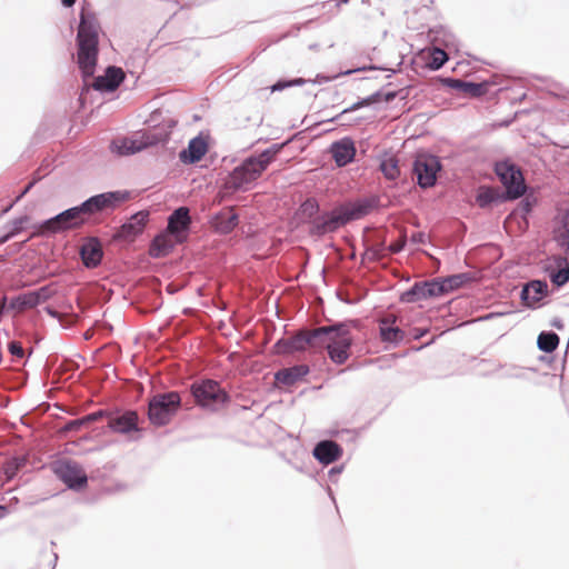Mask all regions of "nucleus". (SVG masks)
I'll return each mask as SVG.
<instances>
[{
  "label": "nucleus",
  "mask_w": 569,
  "mask_h": 569,
  "mask_svg": "<svg viewBox=\"0 0 569 569\" xmlns=\"http://www.w3.org/2000/svg\"><path fill=\"white\" fill-rule=\"evenodd\" d=\"M391 83H388L387 86L382 87V99H383V107L388 106L395 99H397L401 93L402 90H390L388 87H390Z\"/></svg>",
  "instance_id": "nucleus-41"
},
{
  "label": "nucleus",
  "mask_w": 569,
  "mask_h": 569,
  "mask_svg": "<svg viewBox=\"0 0 569 569\" xmlns=\"http://www.w3.org/2000/svg\"><path fill=\"white\" fill-rule=\"evenodd\" d=\"M553 262L557 269L549 271L550 280L560 287L569 281V261L566 257H555Z\"/></svg>",
  "instance_id": "nucleus-26"
},
{
  "label": "nucleus",
  "mask_w": 569,
  "mask_h": 569,
  "mask_svg": "<svg viewBox=\"0 0 569 569\" xmlns=\"http://www.w3.org/2000/svg\"><path fill=\"white\" fill-rule=\"evenodd\" d=\"M309 80H310L309 82H312L315 84H321V83L330 81V78L326 77L322 73H318L313 80H311V79H309Z\"/></svg>",
  "instance_id": "nucleus-51"
},
{
  "label": "nucleus",
  "mask_w": 569,
  "mask_h": 569,
  "mask_svg": "<svg viewBox=\"0 0 569 569\" xmlns=\"http://www.w3.org/2000/svg\"><path fill=\"white\" fill-rule=\"evenodd\" d=\"M56 475L68 487L76 488L87 483V476L82 468L72 461H60L54 468Z\"/></svg>",
  "instance_id": "nucleus-15"
},
{
  "label": "nucleus",
  "mask_w": 569,
  "mask_h": 569,
  "mask_svg": "<svg viewBox=\"0 0 569 569\" xmlns=\"http://www.w3.org/2000/svg\"><path fill=\"white\" fill-rule=\"evenodd\" d=\"M86 216L87 213L82 209V204L68 209L40 224L38 233L51 234L78 228L84 223Z\"/></svg>",
  "instance_id": "nucleus-6"
},
{
  "label": "nucleus",
  "mask_w": 569,
  "mask_h": 569,
  "mask_svg": "<svg viewBox=\"0 0 569 569\" xmlns=\"http://www.w3.org/2000/svg\"><path fill=\"white\" fill-rule=\"evenodd\" d=\"M189 224V209L180 207L169 217L167 229L168 231L173 232L174 237H183L182 232L188 229Z\"/></svg>",
  "instance_id": "nucleus-22"
},
{
  "label": "nucleus",
  "mask_w": 569,
  "mask_h": 569,
  "mask_svg": "<svg viewBox=\"0 0 569 569\" xmlns=\"http://www.w3.org/2000/svg\"><path fill=\"white\" fill-rule=\"evenodd\" d=\"M80 254L86 267H97L102 259L100 242L97 239H90L81 247Z\"/></svg>",
  "instance_id": "nucleus-24"
},
{
  "label": "nucleus",
  "mask_w": 569,
  "mask_h": 569,
  "mask_svg": "<svg viewBox=\"0 0 569 569\" xmlns=\"http://www.w3.org/2000/svg\"><path fill=\"white\" fill-rule=\"evenodd\" d=\"M102 416H103L102 411L93 412V413H90V415L86 416L82 419H79L77 421V423H89V422H92V421H96V420L100 419Z\"/></svg>",
  "instance_id": "nucleus-48"
},
{
  "label": "nucleus",
  "mask_w": 569,
  "mask_h": 569,
  "mask_svg": "<svg viewBox=\"0 0 569 569\" xmlns=\"http://www.w3.org/2000/svg\"><path fill=\"white\" fill-rule=\"evenodd\" d=\"M182 241L183 237H174V233L167 229L153 239L149 253L153 258L164 257L172 251L177 243Z\"/></svg>",
  "instance_id": "nucleus-16"
},
{
  "label": "nucleus",
  "mask_w": 569,
  "mask_h": 569,
  "mask_svg": "<svg viewBox=\"0 0 569 569\" xmlns=\"http://www.w3.org/2000/svg\"><path fill=\"white\" fill-rule=\"evenodd\" d=\"M380 170L389 180H396L400 176L398 159L393 156L385 157L380 162Z\"/></svg>",
  "instance_id": "nucleus-35"
},
{
  "label": "nucleus",
  "mask_w": 569,
  "mask_h": 569,
  "mask_svg": "<svg viewBox=\"0 0 569 569\" xmlns=\"http://www.w3.org/2000/svg\"><path fill=\"white\" fill-rule=\"evenodd\" d=\"M308 367L306 366H295L291 368H286L282 370H279L274 379L278 383L284 385V386H292L296 383L299 379H301L303 376L308 373Z\"/></svg>",
  "instance_id": "nucleus-25"
},
{
  "label": "nucleus",
  "mask_w": 569,
  "mask_h": 569,
  "mask_svg": "<svg viewBox=\"0 0 569 569\" xmlns=\"http://www.w3.org/2000/svg\"><path fill=\"white\" fill-rule=\"evenodd\" d=\"M430 32L433 34V40L439 42L441 48L447 52H459V41L450 30L442 26H438L430 29Z\"/></svg>",
  "instance_id": "nucleus-23"
},
{
  "label": "nucleus",
  "mask_w": 569,
  "mask_h": 569,
  "mask_svg": "<svg viewBox=\"0 0 569 569\" xmlns=\"http://www.w3.org/2000/svg\"><path fill=\"white\" fill-rule=\"evenodd\" d=\"M441 295H445L441 279H435L431 281L416 283L409 291L403 293L402 300L407 302H415L417 300L439 297Z\"/></svg>",
  "instance_id": "nucleus-14"
},
{
  "label": "nucleus",
  "mask_w": 569,
  "mask_h": 569,
  "mask_svg": "<svg viewBox=\"0 0 569 569\" xmlns=\"http://www.w3.org/2000/svg\"><path fill=\"white\" fill-rule=\"evenodd\" d=\"M148 220V212L140 211L133 214L128 222L121 226L118 237L124 240H131L140 234Z\"/></svg>",
  "instance_id": "nucleus-20"
},
{
  "label": "nucleus",
  "mask_w": 569,
  "mask_h": 569,
  "mask_svg": "<svg viewBox=\"0 0 569 569\" xmlns=\"http://www.w3.org/2000/svg\"><path fill=\"white\" fill-rule=\"evenodd\" d=\"M319 211V204L316 199H307L299 209V214L303 219L313 220Z\"/></svg>",
  "instance_id": "nucleus-37"
},
{
  "label": "nucleus",
  "mask_w": 569,
  "mask_h": 569,
  "mask_svg": "<svg viewBox=\"0 0 569 569\" xmlns=\"http://www.w3.org/2000/svg\"><path fill=\"white\" fill-rule=\"evenodd\" d=\"M8 348H9V351H10V353L12 356H14V357H17L19 359L23 358L24 350H23V348H22L20 342L12 341V342L9 343Z\"/></svg>",
  "instance_id": "nucleus-43"
},
{
  "label": "nucleus",
  "mask_w": 569,
  "mask_h": 569,
  "mask_svg": "<svg viewBox=\"0 0 569 569\" xmlns=\"http://www.w3.org/2000/svg\"><path fill=\"white\" fill-rule=\"evenodd\" d=\"M306 136H305V132L303 131H299L298 133L291 136V137H288L286 138L282 142H286V143H289V142H293L296 139H305Z\"/></svg>",
  "instance_id": "nucleus-52"
},
{
  "label": "nucleus",
  "mask_w": 569,
  "mask_h": 569,
  "mask_svg": "<svg viewBox=\"0 0 569 569\" xmlns=\"http://www.w3.org/2000/svg\"><path fill=\"white\" fill-rule=\"evenodd\" d=\"M411 240H412L413 242H425V234H423V233H421V232L413 233V234L411 236Z\"/></svg>",
  "instance_id": "nucleus-53"
},
{
  "label": "nucleus",
  "mask_w": 569,
  "mask_h": 569,
  "mask_svg": "<svg viewBox=\"0 0 569 569\" xmlns=\"http://www.w3.org/2000/svg\"><path fill=\"white\" fill-rule=\"evenodd\" d=\"M238 224V216L230 213L226 223H221L219 229L222 232H230Z\"/></svg>",
  "instance_id": "nucleus-42"
},
{
  "label": "nucleus",
  "mask_w": 569,
  "mask_h": 569,
  "mask_svg": "<svg viewBox=\"0 0 569 569\" xmlns=\"http://www.w3.org/2000/svg\"><path fill=\"white\" fill-rule=\"evenodd\" d=\"M126 79L121 68L108 66L104 72L94 79L93 89L102 94L112 93Z\"/></svg>",
  "instance_id": "nucleus-13"
},
{
  "label": "nucleus",
  "mask_w": 569,
  "mask_h": 569,
  "mask_svg": "<svg viewBox=\"0 0 569 569\" xmlns=\"http://www.w3.org/2000/svg\"><path fill=\"white\" fill-rule=\"evenodd\" d=\"M188 142H211L210 132L208 130L199 131L196 136L190 138Z\"/></svg>",
  "instance_id": "nucleus-45"
},
{
  "label": "nucleus",
  "mask_w": 569,
  "mask_h": 569,
  "mask_svg": "<svg viewBox=\"0 0 569 569\" xmlns=\"http://www.w3.org/2000/svg\"><path fill=\"white\" fill-rule=\"evenodd\" d=\"M284 144L271 147L257 156H251L236 167L224 179L222 190L224 193L247 191L252 183L260 178L262 172L276 159V156Z\"/></svg>",
  "instance_id": "nucleus-2"
},
{
  "label": "nucleus",
  "mask_w": 569,
  "mask_h": 569,
  "mask_svg": "<svg viewBox=\"0 0 569 569\" xmlns=\"http://www.w3.org/2000/svg\"><path fill=\"white\" fill-rule=\"evenodd\" d=\"M449 60V52L441 47H433L423 61V67L430 71L440 70Z\"/></svg>",
  "instance_id": "nucleus-28"
},
{
  "label": "nucleus",
  "mask_w": 569,
  "mask_h": 569,
  "mask_svg": "<svg viewBox=\"0 0 569 569\" xmlns=\"http://www.w3.org/2000/svg\"><path fill=\"white\" fill-rule=\"evenodd\" d=\"M319 340L318 349H327L335 363L342 365L349 359L352 336L347 325L320 327Z\"/></svg>",
  "instance_id": "nucleus-3"
},
{
  "label": "nucleus",
  "mask_w": 569,
  "mask_h": 569,
  "mask_svg": "<svg viewBox=\"0 0 569 569\" xmlns=\"http://www.w3.org/2000/svg\"><path fill=\"white\" fill-rule=\"evenodd\" d=\"M512 122V119H503L501 121L485 124L472 138H488L489 133L498 128H507Z\"/></svg>",
  "instance_id": "nucleus-39"
},
{
  "label": "nucleus",
  "mask_w": 569,
  "mask_h": 569,
  "mask_svg": "<svg viewBox=\"0 0 569 569\" xmlns=\"http://www.w3.org/2000/svg\"><path fill=\"white\" fill-rule=\"evenodd\" d=\"M330 142H356V141L350 136H343L341 138L333 139Z\"/></svg>",
  "instance_id": "nucleus-54"
},
{
  "label": "nucleus",
  "mask_w": 569,
  "mask_h": 569,
  "mask_svg": "<svg viewBox=\"0 0 569 569\" xmlns=\"http://www.w3.org/2000/svg\"><path fill=\"white\" fill-rule=\"evenodd\" d=\"M548 286L543 281L535 280L522 289V299L527 305L540 301L547 293Z\"/></svg>",
  "instance_id": "nucleus-27"
},
{
  "label": "nucleus",
  "mask_w": 569,
  "mask_h": 569,
  "mask_svg": "<svg viewBox=\"0 0 569 569\" xmlns=\"http://www.w3.org/2000/svg\"><path fill=\"white\" fill-rule=\"evenodd\" d=\"M181 406V397L176 391L154 395L148 407V417L154 426H166L176 416Z\"/></svg>",
  "instance_id": "nucleus-5"
},
{
  "label": "nucleus",
  "mask_w": 569,
  "mask_h": 569,
  "mask_svg": "<svg viewBox=\"0 0 569 569\" xmlns=\"http://www.w3.org/2000/svg\"><path fill=\"white\" fill-rule=\"evenodd\" d=\"M208 151V144H189L179 153V159L184 164L197 163Z\"/></svg>",
  "instance_id": "nucleus-30"
},
{
  "label": "nucleus",
  "mask_w": 569,
  "mask_h": 569,
  "mask_svg": "<svg viewBox=\"0 0 569 569\" xmlns=\"http://www.w3.org/2000/svg\"><path fill=\"white\" fill-rule=\"evenodd\" d=\"M130 198L128 191H113L106 192L94 197H91L82 203L87 216L101 212L108 209H114L120 203L127 201Z\"/></svg>",
  "instance_id": "nucleus-11"
},
{
  "label": "nucleus",
  "mask_w": 569,
  "mask_h": 569,
  "mask_svg": "<svg viewBox=\"0 0 569 569\" xmlns=\"http://www.w3.org/2000/svg\"><path fill=\"white\" fill-rule=\"evenodd\" d=\"M405 243H406V239H405V237H401L398 241H396L389 246V251L392 253H398L403 249Z\"/></svg>",
  "instance_id": "nucleus-49"
},
{
  "label": "nucleus",
  "mask_w": 569,
  "mask_h": 569,
  "mask_svg": "<svg viewBox=\"0 0 569 569\" xmlns=\"http://www.w3.org/2000/svg\"><path fill=\"white\" fill-rule=\"evenodd\" d=\"M347 220L348 218L335 213L318 216L311 221V232L316 234H325L327 232H332L337 230L341 224H343Z\"/></svg>",
  "instance_id": "nucleus-18"
},
{
  "label": "nucleus",
  "mask_w": 569,
  "mask_h": 569,
  "mask_svg": "<svg viewBox=\"0 0 569 569\" xmlns=\"http://www.w3.org/2000/svg\"><path fill=\"white\" fill-rule=\"evenodd\" d=\"M8 513V509L4 506H0V519Z\"/></svg>",
  "instance_id": "nucleus-56"
},
{
  "label": "nucleus",
  "mask_w": 569,
  "mask_h": 569,
  "mask_svg": "<svg viewBox=\"0 0 569 569\" xmlns=\"http://www.w3.org/2000/svg\"><path fill=\"white\" fill-rule=\"evenodd\" d=\"M309 81H310L309 79H305L301 77H296V78L282 77V78H279L278 80H276L270 86V90H271V92H281V91L292 88V87H302L306 83H309Z\"/></svg>",
  "instance_id": "nucleus-34"
},
{
  "label": "nucleus",
  "mask_w": 569,
  "mask_h": 569,
  "mask_svg": "<svg viewBox=\"0 0 569 569\" xmlns=\"http://www.w3.org/2000/svg\"><path fill=\"white\" fill-rule=\"evenodd\" d=\"M310 50H318L319 49V44L318 43H311L309 44L308 47Z\"/></svg>",
  "instance_id": "nucleus-59"
},
{
  "label": "nucleus",
  "mask_w": 569,
  "mask_h": 569,
  "mask_svg": "<svg viewBox=\"0 0 569 569\" xmlns=\"http://www.w3.org/2000/svg\"><path fill=\"white\" fill-rule=\"evenodd\" d=\"M191 392L199 406L210 410H216L228 401L227 392L213 380L193 383Z\"/></svg>",
  "instance_id": "nucleus-7"
},
{
  "label": "nucleus",
  "mask_w": 569,
  "mask_h": 569,
  "mask_svg": "<svg viewBox=\"0 0 569 569\" xmlns=\"http://www.w3.org/2000/svg\"><path fill=\"white\" fill-rule=\"evenodd\" d=\"M371 70L387 71L389 69L387 67H385V66L365 64V66H361V67H358V68H355V69H348L346 71H341L340 76H350V74L356 73V72H366V71H371Z\"/></svg>",
  "instance_id": "nucleus-40"
},
{
  "label": "nucleus",
  "mask_w": 569,
  "mask_h": 569,
  "mask_svg": "<svg viewBox=\"0 0 569 569\" xmlns=\"http://www.w3.org/2000/svg\"><path fill=\"white\" fill-rule=\"evenodd\" d=\"M76 3V0H61V4L64 8H71Z\"/></svg>",
  "instance_id": "nucleus-55"
},
{
  "label": "nucleus",
  "mask_w": 569,
  "mask_h": 569,
  "mask_svg": "<svg viewBox=\"0 0 569 569\" xmlns=\"http://www.w3.org/2000/svg\"><path fill=\"white\" fill-rule=\"evenodd\" d=\"M78 420H74L72 422H70L69 425V429H77L79 428L82 423H77Z\"/></svg>",
  "instance_id": "nucleus-57"
},
{
  "label": "nucleus",
  "mask_w": 569,
  "mask_h": 569,
  "mask_svg": "<svg viewBox=\"0 0 569 569\" xmlns=\"http://www.w3.org/2000/svg\"><path fill=\"white\" fill-rule=\"evenodd\" d=\"M253 142H257V143H260V142H270V139L269 138H258L257 140H254Z\"/></svg>",
  "instance_id": "nucleus-58"
},
{
  "label": "nucleus",
  "mask_w": 569,
  "mask_h": 569,
  "mask_svg": "<svg viewBox=\"0 0 569 569\" xmlns=\"http://www.w3.org/2000/svg\"><path fill=\"white\" fill-rule=\"evenodd\" d=\"M148 123L149 127L142 132L141 137L111 138L109 142H169L172 129L177 126L178 121L173 118L163 119L162 112L157 110L150 114Z\"/></svg>",
  "instance_id": "nucleus-4"
},
{
  "label": "nucleus",
  "mask_w": 569,
  "mask_h": 569,
  "mask_svg": "<svg viewBox=\"0 0 569 569\" xmlns=\"http://www.w3.org/2000/svg\"><path fill=\"white\" fill-rule=\"evenodd\" d=\"M50 296L48 288H41L37 291L23 293L18 297L17 301L21 308H33L44 302Z\"/></svg>",
  "instance_id": "nucleus-29"
},
{
  "label": "nucleus",
  "mask_w": 569,
  "mask_h": 569,
  "mask_svg": "<svg viewBox=\"0 0 569 569\" xmlns=\"http://www.w3.org/2000/svg\"><path fill=\"white\" fill-rule=\"evenodd\" d=\"M441 84L468 97L480 98L490 94L491 87L497 83L495 80H482L476 82L470 80H461L453 77H445L441 80Z\"/></svg>",
  "instance_id": "nucleus-9"
},
{
  "label": "nucleus",
  "mask_w": 569,
  "mask_h": 569,
  "mask_svg": "<svg viewBox=\"0 0 569 569\" xmlns=\"http://www.w3.org/2000/svg\"><path fill=\"white\" fill-rule=\"evenodd\" d=\"M367 256L370 257L371 259H380L385 254L382 253V249H368Z\"/></svg>",
  "instance_id": "nucleus-50"
},
{
  "label": "nucleus",
  "mask_w": 569,
  "mask_h": 569,
  "mask_svg": "<svg viewBox=\"0 0 569 569\" xmlns=\"http://www.w3.org/2000/svg\"><path fill=\"white\" fill-rule=\"evenodd\" d=\"M525 98H526V93L523 92V93L518 98V100H522V99H525Z\"/></svg>",
  "instance_id": "nucleus-60"
},
{
  "label": "nucleus",
  "mask_w": 569,
  "mask_h": 569,
  "mask_svg": "<svg viewBox=\"0 0 569 569\" xmlns=\"http://www.w3.org/2000/svg\"><path fill=\"white\" fill-rule=\"evenodd\" d=\"M538 347L545 352H552L559 345V337L555 332H541L538 336Z\"/></svg>",
  "instance_id": "nucleus-36"
},
{
  "label": "nucleus",
  "mask_w": 569,
  "mask_h": 569,
  "mask_svg": "<svg viewBox=\"0 0 569 569\" xmlns=\"http://www.w3.org/2000/svg\"><path fill=\"white\" fill-rule=\"evenodd\" d=\"M342 455V449L338 443L331 440L319 442L313 449V456L323 465L337 461Z\"/></svg>",
  "instance_id": "nucleus-21"
},
{
  "label": "nucleus",
  "mask_w": 569,
  "mask_h": 569,
  "mask_svg": "<svg viewBox=\"0 0 569 569\" xmlns=\"http://www.w3.org/2000/svg\"><path fill=\"white\" fill-rule=\"evenodd\" d=\"M320 339V327L313 330H302L296 336L277 342L279 352L302 351L308 348L318 349Z\"/></svg>",
  "instance_id": "nucleus-10"
},
{
  "label": "nucleus",
  "mask_w": 569,
  "mask_h": 569,
  "mask_svg": "<svg viewBox=\"0 0 569 569\" xmlns=\"http://www.w3.org/2000/svg\"><path fill=\"white\" fill-rule=\"evenodd\" d=\"M439 170L440 162L435 156L419 154L415 160L413 171L421 188L432 187Z\"/></svg>",
  "instance_id": "nucleus-12"
},
{
  "label": "nucleus",
  "mask_w": 569,
  "mask_h": 569,
  "mask_svg": "<svg viewBox=\"0 0 569 569\" xmlns=\"http://www.w3.org/2000/svg\"><path fill=\"white\" fill-rule=\"evenodd\" d=\"M467 281V276L463 273L453 274L441 279L443 284L445 293H448L455 289L460 288Z\"/></svg>",
  "instance_id": "nucleus-38"
},
{
  "label": "nucleus",
  "mask_w": 569,
  "mask_h": 569,
  "mask_svg": "<svg viewBox=\"0 0 569 569\" xmlns=\"http://www.w3.org/2000/svg\"><path fill=\"white\" fill-rule=\"evenodd\" d=\"M565 230L560 234V244L566 249L567 253H569V222L565 224Z\"/></svg>",
  "instance_id": "nucleus-46"
},
{
  "label": "nucleus",
  "mask_w": 569,
  "mask_h": 569,
  "mask_svg": "<svg viewBox=\"0 0 569 569\" xmlns=\"http://www.w3.org/2000/svg\"><path fill=\"white\" fill-rule=\"evenodd\" d=\"M375 101V110H380L383 108V99H382V88L375 91L370 94Z\"/></svg>",
  "instance_id": "nucleus-47"
},
{
  "label": "nucleus",
  "mask_w": 569,
  "mask_h": 569,
  "mask_svg": "<svg viewBox=\"0 0 569 569\" xmlns=\"http://www.w3.org/2000/svg\"><path fill=\"white\" fill-rule=\"evenodd\" d=\"M493 199V194L490 190H487V191H483V192H480L477 197V202L479 203L480 207H485L487 206L488 203H490Z\"/></svg>",
  "instance_id": "nucleus-44"
},
{
  "label": "nucleus",
  "mask_w": 569,
  "mask_h": 569,
  "mask_svg": "<svg viewBox=\"0 0 569 569\" xmlns=\"http://www.w3.org/2000/svg\"><path fill=\"white\" fill-rule=\"evenodd\" d=\"M139 417L136 411H126L122 415L110 417L108 427L119 433H128L130 431H138Z\"/></svg>",
  "instance_id": "nucleus-19"
},
{
  "label": "nucleus",
  "mask_w": 569,
  "mask_h": 569,
  "mask_svg": "<svg viewBox=\"0 0 569 569\" xmlns=\"http://www.w3.org/2000/svg\"><path fill=\"white\" fill-rule=\"evenodd\" d=\"M99 32L100 23L94 13L82 8L76 37V62L84 81L94 74L98 66Z\"/></svg>",
  "instance_id": "nucleus-1"
},
{
  "label": "nucleus",
  "mask_w": 569,
  "mask_h": 569,
  "mask_svg": "<svg viewBox=\"0 0 569 569\" xmlns=\"http://www.w3.org/2000/svg\"><path fill=\"white\" fill-rule=\"evenodd\" d=\"M370 107L375 110V101L371 98V96H367L365 98H359L355 103H352L350 107L343 109L339 114L335 116L330 119V121H341V123L349 122L350 119L348 116L351 112H355L361 108Z\"/></svg>",
  "instance_id": "nucleus-31"
},
{
  "label": "nucleus",
  "mask_w": 569,
  "mask_h": 569,
  "mask_svg": "<svg viewBox=\"0 0 569 569\" xmlns=\"http://www.w3.org/2000/svg\"><path fill=\"white\" fill-rule=\"evenodd\" d=\"M148 144H110L109 151L113 159L129 157L142 151Z\"/></svg>",
  "instance_id": "nucleus-33"
},
{
  "label": "nucleus",
  "mask_w": 569,
  "mask_h": 569,
  "mask_svg": "<svg viewBox=\"0 0 569 569\" xmlns=\"http://www.w3.org/2000/svg\"><path fill=\"white\" fill-rule=\"evenodd\" d=\"M331 154L339 167L349 163L355 154V144H332Z\"/></svg>",
  "instance_id": "nucleus-32"
},
{
  "label": "nucleus",
  "mask_w": 569,
  "mask_h": 569,
  "mask_svg": "<svg viewBox=\"0 0 569 569\" xmlns=\"http://www.w3.org/2000/svg\"><path fill=\"white\" fill-rule=\"evenodd\" d=\"M496 173L506 187L508 198L517 199L526 192L527 187L522 172L510 161L497 162Z\"/></svg>",
  "instance_id": "nucleus-8"
},
{
  "label": "nucleus",
  "mask_w": 569,
  "mask_h": 569,
  "mask_svg": "<svg viewBox=\"0 0 569 569\" xmlns=\"http://www.w3.org/2000/svg\"><path fill=\"white\" fill-rule=\"evenodd\" d=\"M395 316H388L379 320V332L382 342L398 345L405 339V332L397 325Z\"/></svg>",
  "instance_id": "nucleus-17"
}]
</instances>
